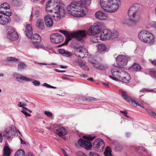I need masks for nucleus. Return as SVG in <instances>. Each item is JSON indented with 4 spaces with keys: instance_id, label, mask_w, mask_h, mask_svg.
<instances>
[{
    "instance_id": "nucleus-1",
    "label": "nucleus",
    "mask_w": 156,
    "mask_h": 156,
    "mask_svg": "<svg viewBox=\"0 0 156 156\" xmlns=\"http://www.w3.org/2000/svg\"><path fill=\"white\" fill-rule=\"evenodd\" d=\"M54 0H49L46 5V11L52 16L55 20H58L63 17L66 13L64 7L62 5H56L54 8Z\"/></svg>"
},
{
    "instance_id": "nucleus-2",
    "label": "nucleus",
    "mask_w": 156,
    "mask_h": 156,
    "mask_svg": "<svg viewBox=\"0 0 156 156\" xmlns=\"http://www.w3.org/2000/svg\"><path fill=\"white\" fill-rule=\"evenodd\" d=\"M112 76L109 77L115 81H120L125 83H129L131 79L129 74L123 69L118 68H114L111 70Z\"/></svg>"
},
{
    "instance_id": "nucleus-3",
    "label": "nucleus",
    "mask_w": 156,
    "mask_h": 156,
    "mask_svg": "<svg viewBox=\"0 0 156 156\" xmlns=\"http://www.w3.org/2000/svg\"><path fill=\"white\" fill-rule=\"evenodd\" d=\"M83 4L81 2H73L67 6L68 13L72 16L80 17L86 14L83 9Z\"/></svg>"
},
{
    "instance_id": "nucleus-4",
    "label": "nucleus",
    "mask_w": 156,
    "mask_h": 156,
    "mask_svg": "<svg viewBox=\"0 0 156 156\" xmlns=\"http://www.w3.org/2000/svg\"><path fill=\"white\" fill-rule=\"evenodd\" d=\"M100 5L105 11L110 13L116 12L120 4V0H100Z\"/></svg>"
},
{
    "instance_id": "nucleus-5",
    "label": "nucleus",
    "mask_w": 156,
    "mask_h": 156,
    "mask_svg": "<svg viewBox=\"0 0 156 156\" xmlns=\"http://www.w3.org/2000/svg\"><path fill=\"white\" fill-rule=\"evenodd\" d=\"M140 5L138 4H135L130 7L128 12L130 20L134 22H137L140 18Z\"/></svg>"
},
{
    "instance_id": "nucleus-6",
    "label": "nucleus",
    "mask_w": 156,
    "mask_h": 156,
    "mask_svg": "<svg viewBox=\"0 0 156 156\" xmlns=\"http://www.w3.org/2000/svg\"><path fill=\"white\" fill-rule=\"evenodd\" d=\"M120 92L122 94V98L131 105H133V104H135L136 105L140 106L143 108H144V106L143 104L140 102H137L135 98L129 97L125 91L122 90H120Z\"/></svg>"
},
{
    "instance_id": "nucleus-7",
    "label": "nucleus",
    "mask_w": 156,
    "mask_h": 156,
    "mask_svg": "<svg viewBox=\"0 0 156 156\" xmlns=\"http://www.w3.org/2000/svg\"><path fill=\"white\" fill-rule=\"evenodd\" d=\"M74 49V55L78 58H83L88 55L87 50L83 46L75 47Z\"/></svg>"
},
{
    "instance_id": "nucleus-8",
    "label": "nucleus",
    "mask_w": 156,
    "mask_h": 156,
    "mask_svg": "<svg viewBox=\"0 0 156 156\" xmlns=\"http://www.w3.org/2000/svg\"><path fill=\"white\" fill-rule=\"evenodd\" d=\"M25 33L29 38L36 40L35 41L39 42L41 40V37L38 34H34L32 36L33 34L32 29L29 24H28L26 26Z\"/></svg>"
},
{
    "instance_id": "nucleus-9",
    "label": "nucleus",
    "mask_w": 156,
    "mask_h": 156,
    "mask_svg": "<svg viewBox=\"0 0 156 156\" xmlns=\"http://www.w3.org/2000/svg\"><path fill=\"white\" fill-rule=\"evenodd\" d=\"M105 146V143L103 140L101 138H98L94 140L92 147L94 151L97 152H101L103 151Z\"/></svg>"
},
{
    "instance_id": "nucleus-10",
    "label": "nucleus",
    "mask_w": 156,
    "mask_h": 156,
    "mask_svg": "<svg viewBox=\"0 0 156 156\" xmlns=\"http://www.w3.org/2000/svg\"><path fill=\"white\" fill-rule=\"evenodd\" d=\"M117 65L119 67H122L127 64L130 58L126 55H119L116 58Z\"/></svg>"
},
{
    "instance_id": "nucleus-11",
    "label": "nucleus",
    "mask_w": 156,
    "mask_h": 156,
    "mask_svg": "<svg viewBox=\"0 0 156 156\" xmlns=\"http://www.w3.org/2000/svg\"><path fill=\"white\" fill-rule=\"evenodd\" d=\"M9 19L10 12L0 11V24L3 25L7 24L9 22Z\"/></svg>"
},
{
    "instance_id": "nucleus-12",
    "label": "nucleus",
    "mask_w": 156,
    "mask_h": 156,
    "mask_svg": "<svg viewBox=\"0 0 156 156\" xmlns=\"http://www.w3.org/2000/svg\"><path fill=\"white\" fill-rule=\"evenodd\" d=\"M100 31L101 26L100 24L96 23L90 27L87 34L90 36L99 33Z\"/></svg>"
},
{
    "instance_id": "nucleus-13",
    "label": "nucleus",
    "mask_w": 156,
    "mask_h": 156,
    "mask_svg": "<svg viewBox=\"0 0 156 156\" xmlns=\"http://www.w3.org/2000/svg\"><path fill=\"white\" fill-rule=\"evenodd\" d=\"M63 37L58 33L53 34L50 36V41L54 43H60L63 41Z\"/></svg>"
},
{
    "instance_id": "nucleus-14",
    "label": "nucleus",
    "mask_w": 156,
    "mask_h": 156,
    "mask_svg": "<svg viewBox=\"0 0 156 156\" xmlns=\"http://www.w3.org/2000/svg\"><path fill=\"white\" fill-rule=\"evenodd\" d=\"M78 143L80 146L84 147L87 150H89L91 149L92 144L89 140H84L82 139H80Z\"/></svg>"
},
{
    "instance_id": "nucleus-15",
    "label": "nucleus",
    "mask_w": 156,
    "mask_h": 156,
    "mask_svg": "<svg viewBox=\"0 0 156 156\" xmlns=\"http://www.w3.org/2000/svg\"><path fill=\"white\" fill-rule=\"evenodd\" d=\"M110 34H111V31L109 30L105 29L101 33L100 38V39L104 40L106 39H109Z\"/></svg>"
},
{
    "instance_id": "nucleus-16",
    "label": "nucleus",
    "mask_w": 156,
    "mask_h": 156,
    "mask_svg": "<svg viewBox=\"0 0 156 156\" xmlns=\"http://www.w3.org/2000/svg\"><path fill=\"white\" fill-rule=\"evenodd\" d=\"M73 37H76V32L70 33L68 32L66 37V39L65 42L59 45V46H62L63 45L67 44L69 41L71 40V39Z\"/></svg>"
},
{
    "instance_id": "nucleus-17",
    "label": "nucleus",
    "mask_w": 156,
    "mask_h": 156,
    "mask_svg": "<svg viewBox=\"0 0 156 156\" xmlns=\"http://www.w3.org/2000/svg\"><path fill=\"white\" fill-rule=\"evenodd\" d=\"M146 36V38L144 43L150 44H151L154 43L155 41L154 37L152 34L148 31V33H147Z\"/></svg>"
},
{
    "instance_id": "nucleus-18",
    "label": "nucleus",
    "mask_w": 156,
    "mask_h": 156,
    "mask_svg": "<svg viewBox=\"0 0 156 156\" xmlns=\"http://www.w3.org/2000/svg\"><path fill=\"white\" fill-rule=\"evenodd\" d=\"M95 16L96 18L100 20H104L107 19V16L104 12L101 11L96 12Z\"/></svg>"
},
{
    "instance_id": "nucleus-19",
    "label": "nucleus",
    "mask_w": 156,
    "mask_h": 156,
    "mask_svg": "<svg viewBox=\"0 0 156 156\" xmlns=\"http://www.w3.org/2000/svg\"><path fill=\"white\" fill-rule=\"evenodd\" d=\"M19 38V36L17 32L12 28H10V40L17 41Z\"/></svg>"
},
{
    "instance_id": "nucleus-20",
    "label": "nucleus",
    "mask_w": 156,
    "mask_h": 156,
    "mask_svg": "<svg viewBox=\"0 0 156 156\" xmlns=\"http://www.w3.org/2000/svg\"><path fill=\"white\" fill-rule=\"evenodd\" d=\"M56 133L59 136H62L66 135L67 133L65 129L63 127H59L56 129Z\"/></svg>"
},
{
    "instance_id": "nucleus-21",
    "label": "nucleus",
    "mask_w": 156,
    "mask_h": 156,
    "mask_svg": "<svg viewBox=\"0 0 156 156\" xmlns=\"http://www.w3.org/2000/svg\"><path fill=\"white\" fill-rule=\"evenodd\" d=\"M87 32L85 30H79L76 32V39L80 41L86 36Z\"/></svg>"
},
{
    "instance_id": "nucleus-22",
    "label": "nucleus",
    "mask_w": 156,
    "mask_h": 156,
    "mask_svg": "<svg viewBox=\"0 0 156 156\" xmlns=\"http://www.w3.org/2000/svg\"><path fill=\"white\" fill-rule=\"evenodd\" d=\"M147 33H148V31L143 30L140 31L138 34V37L140 39L142 42H144L146 38Z\"/></svg>"
},
{
    "instance_id": "nucleus-23",
    "label": "nucleus",
    "mask_w": 156,
    "mask_h": 156,
    "mask_svg": "<svg viewBox=\"0 0 156 156\" xmlns=\"http://www.w3.org/2000/svg\"><path fill=\"white\" fill-rule=\"evenodd\" d=\"M44 21L46 26L48 27H51L53 24L52 19L49 16H46L44 17Z\"/></svg>"
},
{
    "instance_id": "nucleus-24",
    "label": "nucleus",
    "mask_w": 156,
    "mask_h": 156,
    "mask_svg": "<svg viewBox=\"0 0 156 156\" xmlns=\"http://www.w3.org/2000/svg\"><path fill=\"white\" fill-rule=\"evenodd\" d=\"M36 26L37 28L41 30L44 29V25L43 20L41 19H39L37 20Z\"/></svg>"
},
{
    "instance_id": "nucleus-25",
    "label": "nucleus",
    "mask_w": 156,
    "mask_h": 156,
    "mask_svg": "<svg viewBox=\"0 0 156 156\" xmlns=\"http://www.w3.org/2000/svg\"><path fill=\"white\" fill-rule=\"evenodd\" d=\"M58 52L60 54L66 57H70L72 55L71 52L66 51L63 49H58Z\"/></svg>"
},
{
    "instance_id": "nucleus-26",
    "label": "nucleus",
    "mask_w": 156,
    "mask_h": 156,
    "mask_svg": "<svg viewBox=\"0 0 156 156\" xmlns=\"http://www.w3.org/2000/svg\"><path fill=\"white\" fill-rule=\"evenodd\" d=\"M88 61L90 63H92L93 66L96 68L101 70H105L106 69V67L105 66L102 65H100L97 63L93 62L90 59L88 60Z\"/></svg>"
},
{
    "instance_id": "nucleus-27",
    "label": "nucleus",
    "mask_w": 156,
    "mask_h": 156,
    "mask_svg": "<svg viewBox=\"0 0 156 156\" xmlns=\"http://www.w3.org/2000/svg\"><path fill=\"white\" fill-rule=\"evenodd\" d=\"M10 130L11 131V135L12 137L13 136H18V133L20 134V133L17 130L15 126H12L10 129Z\"/></svg>"
},
{
    "instance_id": "nucleus-28",
    "label": "nucleus",
    "mask_w": 156,
    "mask_h": 156,
    "mask_svg": "<svg viewBox=\"0 0 156 156\" xmlns=\"http://www.w3.org/2000/svg\"><path fill=\"white\" fill-rule=\"evenodd\" d=\"M97 48L98 51L100 53L105 51L106 49V47L104 44H98Z\"/></svg>"
},
{
    "instance_id": "nucleus-29",
    "label": "nucleus",
    "mask_w": 156,
    "mask_h": 156,
    "mask_svg": "<svg viewBox=\"0 0 156 156\" xmlns=\"http://www.w3.org/2000/svg\"><path fill=\"white\" fill-rule=\"evenodd\" d=\"M119 35L118 32L116 30L111 31V34H110V39H113L117 38Z\"/></svg>"
},
{
    "instance_id": "nucleus-30",
    "label": "nucleus",
    "mask_w": 156,
    "mask_h": 156,
    "mask_svg": "<svg viewBox=\"0 0 156 156\" xmlns=\"http://www.w3.org/2000/svg\"><path fill=\"white\" fill-rule=\"evenodd\" d=\"M130 69L133 71H140L141 70V67L138 64H134L130 67Z\"/></svg>"
},
{
    "instance_id": "nucleus-31",
    "label": "nucleus",
    "mask_w": 156,
    "mask_h": 156,
    "mask_svg": "<svg viewBox=\"0 0 156 156\" xmlns=\"http://www.w3.org/2000/svg\"><path fill=\"white\" fill-rule=\"evenodd\" d=\"M27 65L23 62H20L18 66L17 69L19 70H22L26 69Z\"/></svg>"
},
{
    "instance_id": "nucleus-32",
    "label": "nucleus",
    "mask_w": 156,
    "mask_h": 156,
    "mask_svg": "<svg viewBox=\"0 0 156 156\" xmlns=\"http://www.w3.org/2000/svg\"><path fill=\"white\" fill-rule=\"evenodd\" d=\"M3 156H10V148L8 146H5L4 147Z\"/></svg>"
},
{
    "instance_id": "nucleus-33",
    "label": "nucleus",
    "mask_w": 156,
    "mask_h": 156,
    "mask_svg": "<svg viewBox=\"0 0 156 156\" xmlns=\"http://www.w3.org/2000/svg\"><path fill=\"white\" fill-rule=\"evenodd\" d=\"M104 154L105 156H112L111 150L109 146H107L104 152Z\"/></svg>"
},
{
    "instance_id": "nucleus-34",
    "label": "nucleus",
    "mask_w": 156,
    "mask_h": 156,
    "mask_svg": "<svg viewBox=\"0 0 156 156\" xmlns=\"http://www.w3.org/2000/svg\"><path fill=\"white\" fill-rule=\"evenodd\" d=\"M37 42H38L33 41V44L35 47L37 48H44V46L43 45L40 44H38Z\"/></svg>"
},
{
    "instance_id": "nucleus-35",
    "label": "nucleus",
    "mask_w": 156,
    "mask_h": 156,
    "mask_svg": "<svg viewBox=\"0 0 156 156\" xmlns=\"http://www.w3.org/2000/svg\"><path fill=\"white\" fill-rule=\"evenodd\" d=\"M12 5L16 6L20 5L22 4V1L20 0H12Z\"/></svg>"
},
{
    "instance_id": "nucleus-36",
    "label": "nucleus",
    "mask_w": 156,
    "mask_h": 156,
    "mask_svg": "<svg viewBox=\"0 0 156 156\" xmlns=\"http://www.w3.org/2000/svg\"><path fill=\"white\" fill-rule=\"evenodd\" d=\"M15 156H25V152L22 150H19L16 153Z\"/></svg>"
},
{
    "instance_id": "nucleus-37",
    "label": "nucleus",
    "mask_w": 156,
    "mask_h": 156,
    "mask_svg": "<svg viewBox=\"0 0 156 156\" xmlns=\"http://www.w3.org/2000/svg\"><path fill=\"white\" fill-rule=\"evenodd\" d=\"M1 9L9 10V9L10 8V6L7 3L5 2L1 5Z\"/></svg>"
},
{
    "instance_id": "nucleus-38",
    "label": "nucleus",
    "mask_w": 156,
    "mask_h": 156,
    "mask_svg": "<svg viewBox=\"0 0 156 156\" xmlns=\"http://www.w3.org/2000/svg\"><path fill=\"white\" fill-rule=\"evenodd\" d=\"M147 111L148 113L151 116L156 118V113L150 109H147Z\"/></svg>"
},
{
    "instance_id": "nucleus-39",
    "label": "nucleus",
    "mask_w": 156,
    "mask_h": 156,
    "mask_svg": "<svg viewBox=\"0 0 156 156\" xmlns=\"http://www.w3.org/2000/svg\"><path fill=\"white\" fill-rule=\"evenodd\" d=\"M13 76L17 80H22L23 75L18 73H14L13 74Z\"/></svg>"
},
{
    "instance_id": "nucleus-40",
    "label": "nucleus",
    "mask_w": 156,
    "mask_h": 156,
    "mask_svg": "<svg viewBox=\"0 0 156 156\" xmlns=\"http://www.w3.org/2000/svg\"><path fill=\"white\" fill-rule=\"evenodd\" d=\"M9 128H6L5 130V132L4 134H3V136L6 138H8L9 137Z\"/></svg>"
},
{
    "instance_id": "nucleus-41",
    "label": "nucleus",
    "mask_w": 156,
    "mask_h": 156,
    "mask_svg": "<svg viewBox=\"0 0 156 156\" xmlns=\"http://www.w3.org/2000/svg\"><path fill=\"white\" fill-rule=\"evenodd\" d=\"M95 136H92L90 135L88 136H84L83 137V138L90 140H93L94 138H95Z\"/></svg>"
},
{
    "instance_id": "nucleus-42",
    "label": "nucleus",
    "mask_w": 156,
    "mask_h": 156,
    "mask_svg": "<svg viewBox=\"0 0 156 156\" xmlns=\"http://www.w3.org/2000/svg\"><path fill=\"white\" fill-rule=\"evenodd\" d=\"M77 65L79 66L83 69L85 70H89V69L87 67H85V68H83V66H85V65L83 64L81 62H79V63H78V64Z\"/></svg>"
},
{
    "instance_id": "nucleus-43",
    "label": "nucleus",
    "mask_w": 156,
    "mask_h": 156,
    "mask_svg": "<svg viewBox=\"0 0 156 156\" xmlns=\"http://www.w3.org/2000/svg\"><path fill=\"white\" fill-rule=\"evenodd\" d=\"M22 80L27 82H30L33 81V79L27 77L23 75Z\"/></svg>"
},
{
    "instance_id": "nucleus-44",
    "label": "nucleus",
    "mask_w": 156,
    "mask_h": 156,
    "mask_svg": "<svg viewBox=\"0 0 156 156\" xmlns=\"http://www.w3.org/2000/svg\"><path fill=\"white\" fill-rule=\"evenodd\" d=\"M9 32H10V30H9V27L8 28H6L5 31V35L6 37L7 38H9L10 37Z\"/></svg>"
},
{
    "instance_id": "nucleus-45",
    "label": "nucleus",
    "mask_w": 156,
    "mask_h": 156,
    "mask_svg": "<svg viewBox=\"0 0 156 156\" xmlns=\"http://www.w3.org/2000/svg\"><path fill=\"white\" fill-rule=\"evenodd\" d=\"M150 75L152 77L156 79V70L151 71L150 72Z\"/></svg>"
},
{
    "instance_id": "nucleus-46",
    "label": "nucleus",
    "mask_w": 156,
    "mask_h": 156,
    "mask_svg": "<svg viewBox=\"0 0 156 156\" xmlns=\"http://www.w3.org/2000/svg\"><path fill=\"white\" fill-rule=\"evenodd\" d=\"M83 100L87 101H95L96 98L93 97H86L84 98Z\"/></svg>"
},
{
    "instance_id": "nucleus-47",
    "label": "nucleus",
    "mask_w": 156,
    "mask_h": 156,
    "mask_svg": "<svg viewBox=\"0 0 156 156\" xmlns=\"http://www.w3.org/2000/svg\"><path fill=\"white\" fill-rule=\"evenodd\" d=\"M76 154L78 156H87L85 153L80 151H77L76 153Z\"/></svg>"
},
{
    "instance_id": "nucleus-48",
    "label": "nucleus",
    "mask_w": 156,
    "mask_h": 156,
    "mask_svg": "<svg viewBox=\"0 0 156 156\" xmlns=\"http://www.w3.org/2000/svg\"><path fill=\"white\" fill-rule=\"evenodd\" d=\"M42 85L48 88H51L54 89H56V87L51 86L50 85L47 83H44Z\"/></svg>"
},
{
    "instance_id": "nucleus-49",
    "label": "nucleus",
    "mask_w": 156,
    "mask_h": 156,
    "mask_svg": "<svg viewBox=\"0 0 156 156\" xmlns=\"http://www.w3.org/2000/svg\"><path fill=\"white\" fill-rule=\"evenodd\" d=\"M90 41L94 43H98V41L97 39V37H92L90 38Z\"/></svg>"
},
{
    "instance_id": "nucleus-50",
    "label": "nucleus",
    "mask_w": 156,
    "mask_h": 156,
    "mask_svg": "<svg viewBox=\"0 0 156 156\" xmlns=\"http://www.w3.org/2000/svg\"><path fill=\"white\" fill-rule=\"evenodd\" d=\"M129 22L130 21L129 20L126 19L123 21V23L125 25L129 26H130Z\"/></svg>"
},
{
    "instance_id": "nucleus-51",
    "label": "nucleus",
    "mask_w": 156,
    "mask_h": 156,
    "mask_svg": "<svg viewBox=\"0 0 156 156\" xmlns=\"http://www.w3.org/2000/svg\"><path fill=\"white\" fill-rule=\"evenodd\" d=\"M33 81L32 82V83L33 84L36 86H38L40 84V82L39 81L34 80H33Z\"/></svg>"
},
{
    "instance_id": "nucleus-52",
    "label": "nucleus",
    "mask_w": 156,
    "mask_h": 156,
    "mask_svg": "<svg viewBox=\"0 0 156 156\" xmlns=\"http://www.w3.org/2000/svg\"><path fill=\"white\" fill-rule=\"evenodd\" d=\"M44 114L48 117H51L52 115V114L51 112L47 111H45L44 112Z\"/></svg>"
},
{
    "instance_id": "nucleus-53",
    "label": "nucleus",
    "mask_w": 156,
    "mask_h": 156,
    "mask_svg": "<svg viewBox=\"0 0 156 156\" xmlns=\"http://www.w3.org/2000/svg\"><path fill=\"white\" fill-rule=\"evenodd\" d=\"M19 61V59L18 58L13 57H10V62H17Z\"/></svg>"
},
{
    "instance_id": "nucleus-54",
    "label": "nucleus",
    "mask_w": 156,
    "mask_h": 156,
    "mask_svg": "<svg viewBox=\"0 0 156 156\" xmlns=\"http://www.w3.org/2000/svg\"><path fill=\"white\" fill-rule=\"evenodd\" d=\"M90 156H100L98 154L90 152L89 153Z\"/></svg>"
},
{
    "instance_id": "nucleus-55",
    "label": "nucleus",
    "mask_w": 156,
    "mask_h": 156,
    "mask_svg": "<svg viewBox=\"0 0 156 156\" xmlns=\"http://www.w3.org/2000/svg\"><path fill=\"white\" fill-rule=\"evenodd\" d=\"M151 27L156 29V22H152L151 23Z\"/></svg>"
},
{
    "instance_id": "nucleus-56",
    "label": "nucleus",
    "mask_w": 156,
    "mask_h": 156,
    "mask_svg": "<svg viewBox=\"0 0 156 156\" xmlns=\"http://www.w3.org/2000/svg\"><path fill=\"white\" fill-rule=\"evenodd\" d=\"M21 112L23 113L24 114H25V115L26 116H30L31 115L30 114H29L28 113V112H26V111H23V110H22L21 111Z\"/></svg>"
},
{
    "instance_id": "nucleus-57",
    "label": "nucleus",
    "mask_w": 156,
    "mask_h": 156,
    "mask_svg": "<svg viewBox=\"0 0 156 156\" xmlns=\"http://www.w3.org/2000/svg\"><path fill=\"white\" fill-rule=\"evenodd\" d=\"M60 32L63 34L66 37L68 31L65 30H60Z\"/></svg>"
},
{
    "instance_id": "nucleus-58",
    "label": "nucleus",
    "mask_w": 156,
    "mask_h": 156,
    "mask_svg": "<svg viewBox=\"0 0 156 156\" xmlns=\"http://www.w3.org/2000/svg\"><path fill=\"white\" fill-rule=\"evenodd\" d=\"M149 60L152 64L154 65H156V61L155 60H152L151 59H149Z\"/></svg>"
},
{
    "instance_id": "nucleus-59",
    "label": "nucleus",
    "mask_w": 156,
    "mask_h": 156,
    "mask_svg": "<svg viewBox=\"0 0 156 156\" xmlns=\"http://www.w3.org/2000/svg\"><path fill=\"white\" fill-rule=\"evenodd\" d=\"M147 91L148 92H154V91L153 90L144 89V90H141L140 91Z\"/></svg>"
},
{
    "instance_id": "nucleus-60",
    "label": "nucleus",
    "mask_w": 156,
    "mask_h": 156,
    "mask_svg": "<svg viewBox=\"0 0 156 156\" xmlns=\"http://www.w3.org/2000/svg\"><path fill=\"white\" fill-rule=\"evenodd\" d=\"M40 14V12L38 11H36L34 12V15L36 17H38Z\"/></svg>"
},
{
    "instance_id": "nucleus-61",
    "label": "nucleus",
    "mask_w": 156,
    "mask_h": 156,
    "mask_svg": "<svg viewBox=\"0 0 156 156\" xmlns=\"http://www.w3.org/2000/svg\"><path fill=\"white\" fill-rule=\"evenodd\" d=\"M102 84L107 88H109L110 87L108 84L107 83H103Z\"/></svg>"
},
{
    "instance_id": "nucleus-62",
    "label": "nucleus",
    "mask_w": 156,
    "mask_h": 156,
    "mask_svg": "<svg viewBox=\"0 0 156 156\" xmlns=\"http://www.w3.org/2000/svg\"><path fill=\"white\" fill-rule=\"evenodd\" d=\"M54 70L56 72H59V73H63L66 72L65 70H59L57 69H55Z\"/></svg>"
},
{
    "instance_id": "nucleus-63",
    "label": "nucleus",
    "mask_w": 156,
    "mask_h": 156,
    "mask_svg": "<svg viewBox=\"0 0 156 156\" xmlns=\"http://www.w3.org/2000/svg\"><path fill=\"white\" fill-rule=\"evenodd\" d=\"M80 76L81 77H83V78H86L87 77V74H80Z\"/></svg>"
},
{
    "instance_id": "nucleus-64",
    "label": "nucleus",
    "mask_w": 156,
    "mask_h": 156,
    "mask_svg": "<svg viewBox=\"0 0 156 156\" xmlns=\"http://www.w3.org/2000/svg\"><path fill=\"white\" fill-rule=\"evenodd\" d=\"M27 156H34V155L31 152H28L27 154Z\"/></svg>"
}]
</instances>
